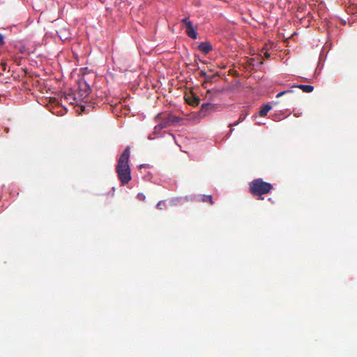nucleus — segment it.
I'll return each instance as SVG.
<instances>
[{"label": "nucleus", "instance_id": "nucleus-1", "mask_svg": "<svg viewBox=\"0 0 357 357\" xmlns=\"http://www.w3.org/2000/svg\"><path fill=\"white\" fill-rule=\"evenodd\" d=\"M130 148L127 147L118 160L116 167L117 176L123 185L131 180V171L129 166Z\"/></svg>", "mask_w": 357, "mask_h": 357}, {"label": "nucleus", "instance_id": "nucleus-2", "mask_svg": "<svg viewBox=\"0 0 357 357\" xmlns=\"http://www.w3.org/2000/svg\"><path fill=\"white\" fill-rule=\"evenodd\" d=\"M250 192L254 196H258V199H264L263 195L269 193L273 188L272 184L265 182L262 178L254 179L249 183Z\"/></svg>", "mask_w": 357, "mask_h": 357}, {"label": "nucleus", "instance_id": "nucleus-3", "mask_svg": "<svg viewBox=\"0 0 357 357\" xmlns=\"http://www.w3.org/2000/svg\"><path fill=\"white\" fill-rule=\"evenodd\" d=\"M155 120L158 122V127L163 128L171 126L177 122L176 117L169 114H158Z\"/></svg>", "mask_w": 357, "mask_h": 357}, {"label": "nucleus", "instance_id": "nucleus-4", "mask_svg": "<svg viewBox=\"0 0 357 357\" xmlns=\"http://www.w3.org/2000/svg\"><path fill=\"white\" fill-rule=\"evenodd\" d=\"M185 33L188 37L192 39L197 38V32L192 22H188V26L185 27Z\"/></svg>", "mask_w": 357, "mask_h": 357}, {"label": "nucleus", "instance_id": "nucleus-5", "mask_svg": "<svg viewBox=\"0 0 357 357\" xmlns=\"http://www.w3.org/2000/svg\"><path fill=\"white\" fill-rule=\"evenodd\" d=\"M198 49L204 54H208L212 50L213 47L209 42H202L199 45Z\"/></svg>", "mask_w": 357, "mask_h": 357}, {"label": "nucleus", "instance_id": "nucleus-6", "mask_svg": "<svg viewBox=\"0 0 357 357\" xmlns=\"http://www.w3.org/2000/svg\"><path fill=\"white\" fill-rule=\"evenodd\" d=\"M293 87L299 88L305 93H311L314 90V86L312 85L298 84L293 86Z\"/></svg>", "mask_w": 357, "mask_h": 357}, {"label": "nucleus", "instance_id": "nucleus-7", "mask_svg": "<svg viewBox=\"0 0 357 357\" xmlns=\"http://www.w3.org/2000/svg\"><path fill=\"white\" fill-rule=\"evenodd\" d=\"M272 107L269 105H264L261 107V109L259 112V114L260 116H264L267 114V113L271 109Z\"/></svg>", "mask_w": 357, "mask_h": 357}, {"label": "nucleus", "instance_id": "nucleus-8", "mask_svg": "<svg viewBox=\"0 0 357 357\" xmlns=\"http://www.w3.org/2000/svg\"><path fill=\"white\" fill-rule=\"evenodd\" d=\"M199 200L203 202H209L211 205L213 204V197L211 195H203Z\"/></svg>", "mask_w": 357, "mask_h": 357}, {"label": "nucleus", "instance_id": "nucleus-9", "mask_svg": "<svg viewBox=\"0 0 357 357\" xmlns=\"http://www.w3.org/2000/svg\"><path fill=\"white\" fill-rule=\"evenodd\" d=\"M188 103L191 105H198L199 103V99L197 97H192L191 99L188 98L186 99Z\"/></svg>", "mask_w": 357, "mask_h": 357}, {"label": "nucleus", "instance_id": "nucleus-10", "mask_svg": "<svg viewBox=\"0 0 357 357\" xmlns=\"http://www.w3.org/2000/svg\"><path fill=\"white\" fill-rule=\"evenodd\" d=\"M292 91L291 90H287V91H282V92H280L278 93L277 95H276V97L277 98H280L282 96L286 94V93H291Z\"/></svg>", "mask_w": 357, "mask_h": 357}, {"label": "nucleus", "instance_id": "nucleus-11", "mask_svg": "<svg viewBox=\"0 0 357 357\" xmlns=\"http://www.w3.org/2000/svg\"><path fill=\"white\" fill-rule=\"evenodd\" d=\"M137 197L138 199L141 201H144L146 198L145 195L143 193H138Z\"/></svg>", "mask_w": 357, "mask_h": 357}, {"label": "nucleus", "instance_id": "nucleus-12", "mask_svg": "<svg viewBox=\"0 0 357 357\" xmlns=\"http://www.w3.org/2000/svg\"><path fill=\"white\" fill-rule=\"evenodd\" d=\"M162 129H163V128H160V127L159 128V127H158V125H156V126H155V128H154L153 133H154V134H157V133H158V132H159L161 130H162Z\"/></svg>", "mask_w": 357, "mask_h": 357}, {"label": "nucleus", "instance_id": "nucleus-13", "mask_svg": "<svg viewBox=\"0 0 357 357\" xmlns=\"http://www.w3.org/2000/svg\"><path fill=\"white\" fill-rule=\"evenodd\" d=\"M181 22L185 24V27L188 26V22H192L191 21L188 20L187 17L183 18Z\"/></svg>", "mask_w": 357, "mask_h": 357}, {"label": "nucleus", "instance_id": "nucleus-14", "mask_svg": "<svg viewBox=\"0 0 357 357\" xmlns=\"http://www.w3.org/2000/svg\"><path fill=\"white\" fill-rule=\"evenodd\" d=\"M84 85H85L84 86V87H85L84 88V93L86 94H88L89 93V91H90V88H89V86L86 84H85Z\"/></svg>", "mask_w": 357, "mask_h": 357}, {"label": "nucleus", "instance_id": "nucleus-15", "mask_svg": "<svg viewBox=\"0 0 357 357\" xmlns=\"http://www.w3.org/2000/svg\"><path fill=\"white\" fill-rule=\"evenodd\" d=\"M4 44V36L1 33H0V45H3Z\"/></svg>", "mask_w": 357, "mask_h": 357}, {"label": "nucleus", "instance_id": "nucleus-16", "mask_svg": "<svg viewBox=\"0 0 357 357\" xmlns=\"http://www.w3.org/2000/svg\"><path fill=\"white\" fill-rule=\"evenodd\" d=\"M162 201L159 202L157 205H156V208L161 210L162 209Z\"/></svg>", "mask_w": 357, "mask_h": 357}, {"label": "nucleus", "instance_id": "nucleus-17", "mask_svg": "<svg viewBox=\"0 0 357 357\" xmlns=\"http://www.w3.org/2000/svg\"><path fill=\"white\" fill-rule=\"evenodd\" d=\"M265 56L266 57H269L270 56V54H268L267 52H265Z\"/></svg>", "mask_w": 357, "mask_h": 357}, {"label": "nucleus", "instance_id": "nucleus-18", "mask_svg": "<svg viewBox=\"0 0 357 357\" xmlns=\"http://www.w3.org/2000/svg\"><path fill=\"white\" fill-rule=\"evenodd\" d=\"M148 139L150 140H152V139H153V137H152L151 135H149L148 137Z\"/></svg>", "mask_w": 357, "mask_h": 357}, {"label": "nucleus", "instance_id": "nucleus-19", "mask_svg": "<svg viewBox=\"0 0 357 357\" xmlns=\"http://www.w3.org/2000/svg\"><path fill=\"white\" fill-rule=\"evenodd\" d=\"M294 114H295V116H298V112H296V114L295 113Z\"/></svg>", "mask_w": 357, "mask_h": 357}, {"label": "nucleus", "instance_id": "nucleus-20", "mask_svg": "<svg viewBox=\"0 0 357 357\" xmlns=\"http://www.w3.org/2000/svg\"><path fill=\"white\" fill-rule=\"evenodd\" d=\"M294 114H295V116H298V112H296V114L295 113Z\"/></svg>", "mask_w": 357, "mask_h": 357}, {"label": "nucleus", "instance_id": "nucleus-21", "mask_svg": "<svg viewBox=\"0 0 357 357\" xmlns=\"http://www.w3.org/2000/svg\"><path fill=\"white\" fill-rule=\"evenodd\" d=\"M238 123V122H236V123H234L233 126H236Z\"/></svg>", "mask_w": 357, "mask_h": 357}, {"label": "nucleus", "instance_id": "nucleus-22", "mask_svg": "<svg viewBox=\"0 0 357 357\" xmlns=\"http://www.w3.org/2000/svg\"><path fill=\"white\" fill-rule=\"evenodd\" d=\"M268 200H269L270 202H272V199H271V198H269V199H268Z\"/></svg>", "mask_w": 357, "mask_h": 357}]
</instances>
